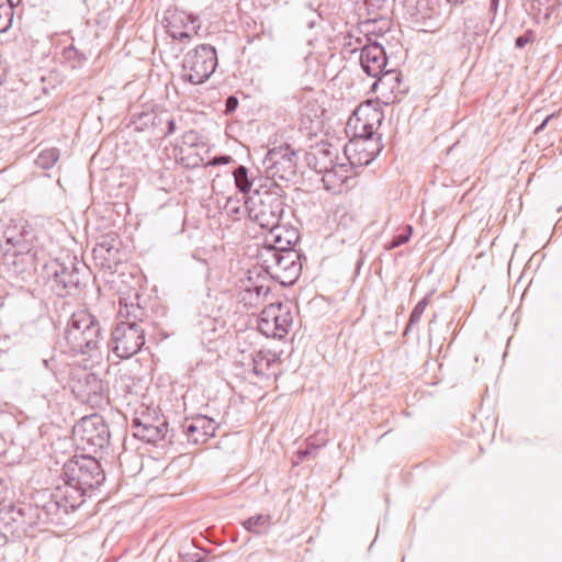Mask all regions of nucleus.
I'll return each instance as SVG.
<instances>
[{
  "instance_id": "nucleus-37",
  "label": "nucleus",
  "mask_w": 562,
  "mask_h": 562,
  "mask_svg": "<svg viewBox=\"0 0 562 562\" xmlns=\"http://www.w3.org/2000/svg\"><path fill=\"white\" fill-rule=\"evenodd\" d=\"M269 522L268 518H263L262 525H267Z\"/></svg>"
},
{
  "instance_id": "nucleus-27",
  "label": "nucleus",
  "mask_w": 562,
  "mask_h": 562,
  "mask_svg": "<svg viewBox=\"0 0 562 562\" xmlns=\"http://www.w3.org/2000/svg\"><path fill=\"white\" fill-rule=\"evenodd\" d=\"M225 113L229 114L235 111L238 106V99L235 95H229L225 103Z\"/></svg>"
},
{
  "instance_id": "nucleus-9",
  "label": "nucleus",
  "mask_w": 562,
  "mask_h": 562,
  "mask_svg": "<svg viewBox=\"0 0 562 562\" xmlns=\"http://www.w3.org/2000/svg\"><path fill=\"white\" fill-rule=\"evenodd\" d=\"M292 323L293 316L288 306L270 303L260 313L257 327L266 337L281 339L288 335Z\"/></svg>"
},
{
  "instance_id": "nucleus-24",
  "label": "nucleus",
  "mask_w": 562,
  "mask_h": 562,
  "mask_svg": "<svg viewBox=\"0 0 562 562\" xmlns=\"http://www.w3.org/2000/svg\"><path fill=\"white\" fill-rule=\"evenodd\" d=\"M13 20V2L0 4V33L7 32Z\"/></svg>"
},
{
  "instance_id": "nucleus-5",
  "label": "nucleus",
  "mask_w": 562,
  "mask_h": 562,
  "mask_svg": "<svg viewBox=\"0 0 562 562\" xmlns=\"http://www.w3.org/2000/svg\"><path fill=\"white\" fill-rule=\"evenodd\" d=\"M282 252L279 249H274L269 246L262 245V249L258 251L255 260L256 265L260 266V270L248 271V281L251 285H248V305H260L266 302L267 296L270 293V277L272 268Z\"/></svg>"
},
{
  "instance_id": "nucleus-7",
  "label": "nucleus",
  "mask_w": 562,
  "mask_h": 562,
  "mask_svg": "<svg viewBox=\"0 0 562 562\" xmlns=\"http://www.w3.org/2000/svg\"><path fill=\"white\" fill-rule=\"evenodd\" d=\"M217 54L213 46L202 44L188 52L182 60L183 78L192 85L206 81L215 71Z\"/></svg>"
},
{
  "instance_id": "nucleus-35",
  "label": "nucleus",
  "mask_w": 562,
  "mask_h": 562,
  "mask_svg": "<svg viewBox=\"0 0 562 562\" xmlns=\"http://www.w3.org/2000/svg\"><path fill=\"white\" fill-rule=\"evenodd\" d=\"M256 524H257V521H256V522H254V521H252V518H251V519H248V529L254 528Z\"/></svg>"
},
{
  "instance_id": "nucleus-14",
  "label": "nucleus",
  "mask_w": 562,
  "mask_h": 562,
  "mask_svg": "<svg viewBox=\"0 0 562 562\" xmlns=\"http://www.w3.org/2000/svg\"><path fill=\"white\" fill-rule=\"evenodd\" d=\"M297 240L296 229L278 223L271 231L265 233V237L261 238V241L256 243V246L265 245L279 249L281 252H290L289 250Z\"/></svg>"
},
{
  "instance_id": "nucleus-20",
  "label": "nucleus",
  "mask_w": 562,
  "mask_h": 562,
  "mask_svg": "<svg viewBox=\"0 0 562 562\" xmlns=\"http://www.w3.org/2000/svg\"><path fill=\"white\" fill-rule=\"evenodd\" d=\"M351 168L347 165H338L326 170L323 176V182L326 190L337 194L348 189V181L351 176Z\"/></svg>"
},
{
  "instance_id": "nucleus-23",
  "label": "nucleus",
  "mask_w": 562,
  "mask_h": 562,
  "mask_svg": "<svg viewBox=\"0 0 562 562\" xmlns=\"http://www.w3.org/2000/svg\"><path fill=\"white\" fill-rule=\"evenodd\" d=\"M58 151L55 148L43 150L35 160V164L42 169L52 168L58 160Z\"/></svg>"
},
{
  "instance_id": "nucleus-15",
  "label": "nucleus",
  "mask_w": 562,
  "mask_h": 562,
  "mask_svg": "<svg viewBox=\"0 0 562 562\" xmlns=\"http://www.w3.org/2000/svg\"><path fill=\"white\" fill-rule=\"evenodd\" d=\"M167 21L168 34L178 41L191 38L200 29L198 19L182 11L172 13Z\"/></svg>"
},
{
  "instance_id": "nucleus-4",
  "label": "nucleus",
  "mask_w": 562,
  "mask_h": 562,
  "mask_svg": "<svg viewBox=\"0 0 562 562\" xmlns=\"http://www.w3.org/2000/svg\"><path fill=\"white\" fill-rule=\"evenodd\" d=\"M282 252L279 249H274L269 246L262 245V249L258 251L255 260L256 265L260 266V270L248 271V281L251 285H248V305H260L266 302L267 296L270 293V277L272 268Z\"/></svg>"
},
{
  "instance_id": "nucleus-25",
  "label": "nucleus",
  "mask_w": 562,
  "mask_h": 562,
  "mask_svg": "<svg viewBox=\"0 0 562 562\" xmlns=\"http://www.w3.org/2000/svg\"><path fill=\"white\" fill-rule=\"evenodd\" d=\"M64 55L65 58L72 64L74 68L81 66L87 60L85 54L80 53L74 46L65 48Z\"/></svg>"
},
{
  "instance_id": "nucleus-12",
  "label": "nucleus",
  "mask_w": 562,
  "mask_h": 562,
  "mask_svg": "<svg viewBox=\"0 0 562 562\" xmlns=\"http://www.w3.org/2000/svg\"><path fill=\"white\" fill-rule=\"evenodd\" d=\"M248 236L261 239L265 233L271 231L278 223V215L263 203L255 204L248 210Z\"/></svg>"
},
{
  "instance_id": "nucleus-3",
  "label": "nucleus",
  "mask_w": 562,
  "mask_h": 562,
  "mask_svg": "<svg viewBox=\"0 0 562 562\" xmlns=\"http://www.w3.org/2000/svg\"><path fill=\"white\" fill-rule=\"evenodd\" d=\"M101 338L99 321L90 312L80 310L69 317L59 346L64 352L87 355L99 348Z\"/></svg>"
},
{
  "instance_id": "nucleus-19",
  "label": "nucleus",
  "mask_w": 562,
  "mask_h": 562,
  "mask_svg": "<svg viewBox=\"0 0 562 562\" xmlns=\"http://www.w3.org/2000/svg\"><path fill=\"white\" fill-rule=\"evenodd\" d=\"M132 429L136 438L157 443L166 438L168 424L160 418H155V424H142L138 419H132Z\"/></svg>"
},
{
  "instance_id": "nucleus-31",
  "label": "nucleus",
  "mask_w": 562,
  "mask_h": 562,
  "mask_svg": "<svg viewBox=\"0 0 562 562\" xmlns=\"http://www.w3.org/2000/svg\"><path fill=\"white\" fill-rule=\"evenodd\" d=\"M526 42H527V40H525L524 37H518L517 41H516V44H517L518 47H524Z\"/></svg>"
},
{
  "instance_id": "nucleus-32",
  "label": "nucleus",
  "mask_w": 562,
  "mask_h": 562,
  "mask_svg": "<svg viewBox=\"0 0 562 562\" xmlns=\"http://www.w3.org/2000/svg\"><path fill=\"white\" fill-rule=\"evenodd\" d=\"M552 117V115H549L544 121L543 123L537 128V131L539 130H542L544 128V126L547 125V123L549 122V120Z\"/></svg>"
},
{
  "instance_id": "nucleus-2",
  "label": "nucleus",
  "mask_w": 562,
  "mask_h": 562,
  "mask_svg": "<svg viewBox=\"0 0 562 562\" xmlns=\"http://www.w3.org/2000/svg\"><path fill=\"white\" fill-rule=\"evenodd\" d=\"M34 231L22 222L0 223V250L4 265L22 272L35 260Z\"/></svg>"
},
{
  "instance_id": "nucleus-11",
  "label": "nucleus",
  "mask_w": 562,
  "mask_h": 562,
  "mask_svg": "<svg viewBox=\"0 0 562 562\" xmlns=\"http://www.w3.org/2000/svg\"><path fill=\"white\" fill-rule=\"evenodd\" d=\"M401 72L396 70L385 71L372 86V91L379 102L393 104L398 102L406 93Z\"/></svg>"
},
{
  "instance_id": "nucleus-21",
  "label": "nucleus",
  "mask_w": 562,
  "mask_h": 562,
  "mask_svg": "<svg viewBox=\"0 0 562 562\" xmlns=\"http://www.w3.org/2000/svg\"><path fill=\"white\" fill-rule=\"evenodd\" d=\"M235 183L240 193H243V203L240 204L239 200L229 198L226 202L225 210L226 212L235 216V218H239L241 207L246 206V166H239L234 172Z\"/></svg>"
},
{
  "instance_id": "nucleus-8",
  "label": "nucleus",
  "mask_w": 562,
  "mask_h": 562,
  "mask_svg": "<svg viewBox=\"0 0 562 562\" xmlns=\"http://www.w3.org/2000/svg\"><path fill=\"white\" fill-rule=\"evenodd\" d=\"M145 344V330L136 322H121L113 331L111 348L116 357L128 359L137 353Z\"/></svg>"
},
{
  "instance_id": "nucleus-38",
  "label": "nucleus",
  "mask_w": 562,
  "mask_h": 562,
  "mask_svg": "<svg viewBox=\"0 0 562 562\" xmlns=\"http://www.w3.org/2000/svg\"><path fill=\"white\" fill-rule=\"evenodd\" d=\"M8 2L12 3L13 1L12 0H8Z\"/></svg>"
},
{
  "instance_id": "nucleus-22",
  "label": "nucleus",
  "mask_w": 562,
  "mask_h": 562,
  "mask_svg": "<svg viewBox=\"0 0 562 562\" xmlns=\"http://www.w3.org/2000/svg\"><path fill=\"white\" fill-rule=\"evenodd\" d=\"M55 277L65 289L78 288L81 282L80 273L76 268H72L71 271L63 268L60 272L56 271Z\"/></svg>"
},
{
  "instance_id": "nucleus-28",
  "label": "nucleus",
  "mask_w": 562,
  "mask_h": 562,
  "mask_svg": "<svg viewBox=\"0 0 562 562\" xmlns=\"http://www.w3.org/2000/svg\"><path fill=\"white\" fill-rule=\"evenodd\" d=\"M133 419H138L142 424H155V419L149 415L142 413L140 416H135Z\"/></svg>"
},
{
  "instance_id": "nucleus-34",
  "label": "nucleus",
  "mask_w": 562,
  "mask_h": 562,
  "mask_svg": "<svg viewBox=\"0 0 562 562\" xmlns=\"http://www.w3.org/2000/svg\"><path fill=\"white\" fill-rule=\"evenodd\" d=\"M93 380H94V382H95V386H97V389H98L99 391H101V390H102V383H101V381H98L97 379H93Z\"/></svg>"
},
{
  "instance_id": "nucleus-18",
  "label": "nucleus",
  "mask_w": 562,
  "mask_h": 562,
  "mask_svg": "<svg viewBox=\"0 0 562 562\" xmlns=\"http://www.w3.org/2000/svg\"><path fill=\"white\" fill-rule=\"evenodd\" d=\"M386 60L384 48L378 43L368 44L361 49V67L371 77L382 74Z\"/></svg>"
},
{
  "instance_id": "nucleus-10",
  "label": "nucleus",
  "mask_w": 562,
  "mask_h": 562,
  "mask_svg": "<svg viewBox=\"0 0 562 562\" xmlns=\"http://www.w3.org/2000/svg\"><path fill=\"white\" fill-rule=\"evenodd\" d=\"M265 164L268 173L273 179L289 180L296 173L295 151L288 144L269 150Z\"/></svg>"
},
{
  "instance_id": "nucleus-33",
  "label": "nucleus",
  "mask_w": 562,
  "mask_h": 562,
  "mask_svg": "<svg viewBox=\"0 0 562 562\" xmlns=\"http://www.w3.org/2000/svg\"><path fill=\"white\" fill-rule=\"evenodd\" d=\"M4 79V69L0 66V85L3 82Z\"/></svg>"
},
{
  "instance_id": "nucleus-36",
  "label": "nucleus",
  "mask_w": 562,
  "mask_h": 562,
  "mask_svg": "<svg viewBox=\"0 0 562 562\" xmlns=\"http://www.w3.org/2000/svg\"><path fill=\"white\" fill-rule=\"evenodd\" d=\"M254 362H255L254 371L257 373V372H258V364H259V361L256 359Z\"/></svg>"
},
{
  "instance_id": "nucleus-26",
  "label": "nucleus",
  "mask_w": 562,
  "mask_h": 562,
  "mask_svg": "<svg viewBox=\"0 0 562 562\" xmlns=\"http://www.w3.org/2000/svg\"><path fill=\"white\" fill-rule=\"evenodd\" d=\"M412 233H413V227L411 225H407L405 227V233L395 236L393 238L391 245L389 246V248L392 249V248L398 247L400 245L408 241L409 237L412 236Z\"/></svg>"
},
{
  "instance_id": "nucleus-6",
  "label": "nucleus",
  "mask_w": 562,
  "mask_h": 562,
  "mask_svg": "<svg viewBox=\"0 0 562 562\" xmlns=\"http://www.w3.org/2000/svg\"><path fill=\"white\" fill-rule=\"evenodd\" d=\"M77 447L88 453H97L109 445L110 432L103 418L98 414L82 417L72 429Z\"/></svg>"
},
{
  "instance_id": "nucleus-13",
  "label": "nucleus",
  "mask_w": 562,
  "mask_h": 562,
  "mask_svg": "<svg viewBox=\"0 0 562 562\" xmlns=\"http://www.w3.org/2000/svg\"><path fill=\"white\" fill-rule=\"evenodd\" d=\"M183 434L190 443H203L215 435L216 424L213 419L198 415L187 418L182 425Z\"/></svg>"
},
{
  "instance_id": "nucleus-1",
  "label": "nucleus",
  "mask_w": 562,
  "mask_h": 562,
  "mask_svg": "<svg viewBox=\"0 0 562 562\" xmlns=\"http://www.w3.org/2000/svg\"><path fill=\"white\" fill-rule=\"evenodd\" d=\"M61 475L64 484L56 486L52 496L54 505L65 512L79 507L83 496L105 480L101 464L91 456H75L64 464Z\"/></svg>"
},
{
  "instance_id": "nucleus-30",
  "label": "nucleus",
  "mask_w": 562,
  "mask_h": 562,
  "mask_svg": "<svg viewBox=\"0 0 562 562\" xmlns=\"http://www.w3.org/2000/svg\"><path fill=\"white\" fill-rule=\"evenodd\" d=\"M229 159L231 158L228 156L217 157V158H215L214 164H227L229 161Z\"/></svg>"
},
{
  "instance_id": "nucleus-16",
  "label": "nucleus",
  "mask_w": 562,
  "mask_h": 562,
  "mask_svg": "<svg viewBox=\"0 0 562 562\" xmlns=\"http://www.w3.org/2000/svg\"><path fill=\"white\" fill-rule=\"evenodd\" d=\"M381 112L371 104H363L357 108L350 124L359 131L361 136H371L381 123Z\"/></svg>"
},
{
  "instance_id": "nucleus-17",
  "label": "nucleus",
  "mask_w": 562,
  "mask_h": 562,
  "mask_svg": "<svg viewBox=\"0 0 562 562\" xmlns=\"http://www.w3.org/2000/svg\"><path fill=\"white\" fill-rule=\"evenodd\" d=\"M271 268L270 280L274 279L284 285L293 284L301 272V263L296 261L293 252H282L279 261Z\"/></svg>"
},
{
  "instance_id": "nucleus-29",
  "label": "nucleus",
  "mask_w": 562,
  "mask_h": 562,
  "mask_svg": "<svg viewBox=\"0 0 562 562\" xmlns=\"http://www.w3.org/2000/svg\"><path fill=\"white\" fill-rule=\"evenodd\" d=\"M176 132V121L175 120H169L168 121V131H167V135H171Z\"/></svg>"
}]
</instances>
